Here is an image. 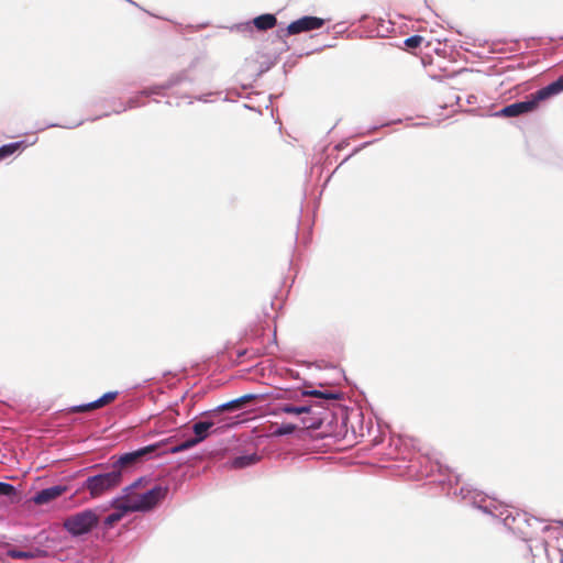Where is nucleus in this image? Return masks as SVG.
I'll use <instances>...</instances> for the list:
<instances>
[{
	"label": "nucleus",
	"instance_id": "f257e3e1",
	"mask_svg": "<svg viewBox=\"0 0 563 563\" xmlns=\"http://www.w3.org/2000/svg\"><path fill=\"white\" fill-rule=\"evenodd\" d=\"M121 481L122 473L120 472V470L113 468L111 472L108 473L89 476L85 481L82 488L88 489L92 497H99L102 494L119 486Z\"/></svg>",
	"mask_w": 563,
	"mask_h": 563
},
{
	"label": "nucleus",
	"instance_id": "f03ea898",
	"mask_svg": "<svg viewBox=\"0 0 563 563\" xmlns=\"http://www.w3.org/2000/svg\"><path fill=\"white\" fill-rule=\"evenodd\" d=\"M545 90H548V86L539 89L534 93H531L525 101L514 102L504 107L497 114L500 117L511 118L532 112L538 108L540 101H544L554 96V93L543 95Z\"/></svg>",
	"mask_w": 563,
	"mask_h": 563
},
{
	"label": "nucleus",
	"instance_id": "7ed1b4c3",
	"mask_svg": "<svg viewBox=\"0 0 563 563\" xmlns=\"http://www.w3.org/2000/svg\"><path fill=\"white\" fill-rule=\"evenodd\" d=\"M99 523V516L93 510H84L73 515V537L90 532Z\"/></svg>",
	"mask_w": 563,
	"mask_h": 563
},
{
	"label": "nucleus",
	"instance_id": "20e7f679",
	"mask_svg": "<svg viewBox=\"0 0 563 563\" xmlns=\"http://www.w3.org/2000/svg\"><path fill=\"white\" fill-rule=\"evenodd\" d=\"M161 445H162L161 443L151 444V445L144 446L142 449H139L136 451L125 453V454L121 455L113 463V468L114 470H120V472L122 473L123 468L132 466V465L139 463L146 455H148L151 453H154L156 450H158L161 448Z\"/></svg>",
	"mask_w": 563,
	"mask_h": 563
},
{
	"label": "nucleus",
	"instance_id": "39448f33",
	"mask_svg": "<svg viewBox=\"0 0 563 563\" xmlns=\"http://www.w3.org/2000/svg\"><path fill=\"white\" fill-rule=\"evenodd\" d=\"M168 494V486L157 485L144 494H140V505L134 508H142V511L152 510L162 500L166 498Z\"/></svg>",
	"mask_w": 563,
	"mask_h": 563
},
{
	"label": "nucleus",
	"instance_id": "423d86ee",
	"mask_svg": "<svg viewBox=\"0 0 563 563\" xmlns=\"http://www.w3.org/2000/svg\"><path fill=\"white\" fill-rule=\"evenodd\" d=\"M324 25V20L317 16H302L296 21H292L288 24L285 30V35H296L302 32H309L312 30L321 29Z\"/></svg>",
	"mask_w": 563,
	"mask_h": 563
},
{
	"label": "nucleus",
	"instance_id": "0eeeda50",
	"mask_svg": "<svg viewBox=\"0 0 563 563\" xmlns=\"http://www.w3.org/2000/svg\"><path fill=\"white\" fill-rule=\"evenodd\" d=\"M139 485V482H135L133 485L126 487L124 489L125 495L117 498L112 501L113 509H122L126 514L134 511H142V508H134V506L140 505V494L133 493L134 487Z\"/></svg>",
	"mask_w": 563,
	"mask_h": 563
},
{
	"label": "nucleus",
	"instance_id": "6e6552de",
	"mask_svg": "<svg viewBox=\"0 0 563 563\" xmlns=\"http://www.w3.org/2000/svg\"><path fill=\"white\" fill-rule=\"evenodd\" d=\"M67 490L66 485H56L52 486L45 489L40 490L35 494V496L32 498V500L36 505H44L47 504L57 497L62 496Z\"/></svg>",
	"mask_w": 563,
	"mask_h": 563
},
{
	"label": "nucleus",
	"instance_id": "1a4fd4ad",
	"mask_svg": "<svg viewBox=\"0 0 563 563\" xmlns=\"http://www.w3.org/2000/svg\"><path fill=\"white\" fill-rule=\"evenodd\" d=\"M117 396H118L117 391L106 393L103 396H101L99 399H97L92 402H89L87 405L73 406V413L74 412H86V411L101 408V407L112 402L117 398Z\"/></svg>",
	"mask_w": 563,
	"mask_h": 563
},
{
	"label": "nucleus",
	"instance_id": "9d476101",
	"mask_svg": "<svg viewBox=\"0 0 563 563\" xmlns=\"http://www.w3.org/2000/svg\"><path fill=\"white\" fill-rule=\"evenodd\" d=\"M253 24L258 31H267L276 26L277 18L272 13L261 14L253 19Z\"/></svg>",
	"mask_w": 563,
	"mask_h": 563
},
{
	"label": "nucleus",
	"instance_id": "9b49d317",
	"mask_svg": "<svg viewBox=\"0 0 563 563\" xmlns=\"http://www.w3.org/2000/svg\"><path fill=\"white\" fill-rule=\"evenodd\" d=\"M256 399L255 395L247 394L234 400H231L220 407L221 410H235Z\"/></svg>",
	"mask_w": 563,
	"mask_h": 563
},
{
	"label": "nucleus",
	"instance_id": "f8f14e48",
	"mask_svg": "<svg viewBox=\"0 0 563 563\" xmlns=\"http://www.w3.org/2000/svg\"><path fill=\"white\" fill-rule=\"evenodd\" d=\"M311 411V406L303 405V406H294V405H280L276 408V412L280 413H288V415H302V413H309Z\"/></svg>",
	"mask_w": 563,
	"mask_h": 563
},
{
	"label": "nucleus",
	"instance_id": "ddd939ff",
	"mask_svg": "<svg viewBox=\"0 0 563 563\" xmlns=\"http://www.w3.org/2000/svg\"><path fill=\"white\" fill-rule=\"evenodd\" d=\"M212 426L213 422L211 421H199L194 424L192 430L196 434L195 438L198 440V442H201L207 438V432Z\"/></svg>",
	"mask_w": 563,
	"mask_h": 563
},
{
	"label": "nucleus",
	"instance_id": "4468645a",
	"mask_svg": "<svg viewBox=\"0 0 563 563\" xmlns=\"http://www.w3.org/2000/svg\"><path fill=\"white\" fill-rule=\"evenodd\" d=\"M258 461L256 454L238 456L233 461V467L243 468L250 466Z\"/></svg>",
	"mask_w": 563,
	"mask_h": 563
},
{
	"label": "nucleus",
	"instance_id": "2eb2a0df",
	"mask_svg": "<svg viewBox=\"0 0 563 563\" xmlns=\"http://www.w3.org/2000/svg\"><path fill=\"white\" fill-rule=\"evenodd\" d=\"M302 396L322 398L327 400H336L339 399V395L331 391H320V390H303L301 393Z\"/></svg>",
	"mask_w": 563,
	"mask_h": 563
},
{
	"label": "nucleus",
	"instance_id": "dca6fc26",
	"mask_svg": "<svg viewBox=\"0 0 563 563\" xmlns=\"http://www.w3.org/2000/svg\"><path fill=\"white\" fill-rule=\"evenodd\" d=\"M126 512L122 509H115L114 512L110 514L103 521V525L107 529L112 528L117 522H119Z\"/></svg>",
	"mask_w": 563,
	"mask_h": 563
},
{
	"label": "nucleus",
	"instance_id": "f3484780",
	"mask_svg": "<svg viewBox=\"0 0 563 563\" xmlns=\"http://www.w3.org/2000/svg\"><path fill=\"white\" fill-rule=\"evenodd\" d=\"M22 146V142L5 144L0 147V161L14 154Z\"/></svg>",
	"mask_w": 563,
	"mask_h": 563
},
{
	"label": "nucleus",
	"instance_id": "a211bd4d",
	"mask_svg": "<svg viewBox=\"0 0 563 563\" xmlns=\"http://www.w3.org/2000/svg\"><path fill=\"white\" fill-rule=\"evenodd\" d=\"M8 555L12 559H33L36 556V553L33 551H21L12 549L8 551Z\"/></svg>",
	"mask_w": 563,
	"mask_h": 563
},
{
	"label": "nucleus",
	"instance_id": "6ab92c4d",
	"mask_svg": "<svg viewBox=\"0 0 563 563\" xmlns=\"http://www.w3.org/2000/svg\"><path fill=\"white\" fill-rule=\"evenodd\" d=\"M296 429H297V427L295 424H292V423H283L282 426L277 427L273 431V435L282 437V435H285V434H290Z\"/></svg>",
	"mask_w": 563,
	"mask_h": 563
},
{
	"label": "nucleus",
	"instance_id": "aec40b11",
	"mask_svg": "<svg viewBox=\"0 0 563 563\" xmlns=\"http://www.w3.org/2000/svg\"><path fill=\"white\" fill-rule=\"evenodd\" d=\"M198 443H199L198 440L196 438H192V439L184 441L183 443H180V444H178L176 446H173L170 449V452L172 453L183 452L185 450H188V449L195 446Z\"/></svg>",
	"mask_w": 563,
	"mask_h": 563
},
{
	"label": "nucleus",
	"instance_id": "412c9836",
	"mask_svg": "<svg viewBox=\"0 0 563 563\" xmlns=\"http://www.w3.org/2000/svg\"><path fill=\"white\" fill-rule=\"evenodd\" d=\"M198 443H199L198 440L196 438H192V439L184 441L183 443H180V444H178L176 446H173L170 449V452L172 453L183 452L185 450H188V449L195 446Z\"/></svg>",
	"mask_w": 563,
	"mask_h": 563
},
{
	"label": "nucleus",
	"instance_id": "4be33fe9",
	"mask_svg": "<svg viewBox=\"0 0 563 563\" xmlns=\"http://www.w3.org/2000/svg\"><path fill=\"white\" fill-rule=\"evenodd\" d=\"M562 91H563V76H561L558 80L548 85V90H545L543 95L554 93V96H555Z\"/></svg>",
	"mask_w": 563,
	"mask_h": 563
},
{
	"label": "nucleus",
	"instance_id": "5701e85b",
	"mask_svg": "<svg viewBox=\"0 0 563 563\" xmlns=\"http://www.w3.org/2000/svg\"><path fill=\"white\" fill-rule=\"evenodd\" d=\"M423 42V37L420 35H413L405 40V45L409 48H417Z\"/></svg>",
	"mask_w": 563,
	"mask_h": 563
},
{
	"label": "nucleus",
	"instance_id": "b1692460",
	"mask_svg": "<svg viewBox=\"0 0 563 563\" xmlns=\"http://www.w3.org/2000/svg\"><path fill=\"white\" fill-rule=\"evenodd\" d=\"M15 487L11 484L0 482V496H13L15 495Z\"/></svg>",
	"mask_w": 563,
	"mask_h": 563
},
{
	"label": "nucleus",
	"instance_id": "393cba45",
	"mask_svg": "<svg viewBox=\"0 0 563 563\" xmlns=\"http://www.w3.org/2000/svg\"><path fill=\"white\" fill-rule=\"evenodd\" d=\"M64 526H65V528H66L67 530H69V531H70V519H66V520L64 521Z\"/></svg>",
	"mask_w": 563,
	"mask_h": 563
},
{
	"label": "nucleus",
	"instance_id": "a878e982",
	"mask_svg": "<svg viewBox=\"0 0 563 563\" xmlns=\"http://www.w3.org/2000/svg\"><path fill=\"white\" fill-rule=\"evenodd\" d=\"M271 319V316L268 313H265V319L261 320V323L267 324V320Z\"/></svg>",
	"mask_w": 563,
	"mask_h": 563
}]
</instances>
